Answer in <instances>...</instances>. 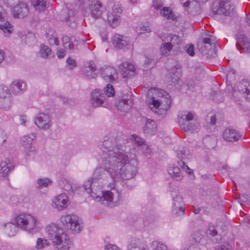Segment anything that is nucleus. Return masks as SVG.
I'll use <instances>...</instances> for the list:
<instances>
[{
  "mask_svg": "<svg viewBox=\"0 0 250 250\" xmlns=\"http://www.w3.org/2000/svg\"><path fill=\"white\" fill-rule=\"evenodd\" d=\"M128 250H148L146 246H141L140 240L136 238H132L129 241L128 246Z\"/></svg>",
  "mask_w": 250,
  "mask_h": 250,
  "instance_id": "35",
  "label": "nucleus"
},
{
  "mask_svg": "<svg viewBox=\"0 0 250 250\" xmlns=\"http://www.w3.org/2000/svg\"><path fill=\"white\" fill-rule=\"evenodd\" d=\"M50 245V243L46 239L39 238L37 240L35 247L36 249L39 250L43 249Z\"/></svg>",
  "mask_w": 250,
  "mask_h": 250,
  "instance_id": "43",
  "label": "nucleus"
},
{
  "mask_svg": "<svg viewBox=\"0 0 250 250\" xmlns=\"http://www.w3.org/2000/svg\"><path fill=\"white\" fill-rule=\"evenodd\" d=\"M13 163L9 159H5L0 163V179H5L14 169Z\"/></svg>",
  "mask_w": 250,
  "mask_h": 250,
  "instance_id": "18",
  "label": "nucleus"
},
{
  "mask_svg": "<svg viewBox=\"0 0 250 250\" xmlns=\"http://www.w3.org/2000/svg\"><path fill=\"white\" fill-rule=\"evenodd\" d=\"M14 221L18 227L29 232L33 231L37 222L35 217L30 214L24 213L17 215Z\"/></svg>",
  "mask_w": 250,
  "mask_h": 250,
  "instance_id": "6",
  "label": "nucleus"
},
{
  "mask_svg": "<svg viewBox=\"0 0 250 250\" xmlns=\"http://www.w3.org/2000/svg\"><path fill=\"white\" fill-rule=\"evenodd\" d=\"M210 234L212 236H215L217 234V231L215 229H213L212 231H210Z\"/></svg>",
  "mask_w": 250,
  "mask_h": 250,
  "instance_id": "63",
  "label": "nucleus"
},
{
  "mask_svg": "<svg viewBox=\"0 0 250 250\" xmlns=\"http://www.w3.org/2000/svg\"><path fill=\"white\" fill-rule=\"evenodd\" d=\"M7 140L6 133L3 130L0 129V146L2 145Z\"/></svg>",
  "mask_w": 250,
  "mask_h": 250,
  "instance_id": "51",
  "label": "nucleus"
},
{
  "mask_svg": "<svg viewBox=\"0 0 250 250\" xmlns=\"http://www.w3.org/2000/svg\"><path fill=\"white\" fill-rule=\"evenodd\" d=\"M105 97L101 94V91L96 89L91 93V102L93 106L98 107L104 104Z\"/></svg>",
  "mask_w": 250,
  "mask_h": 250,
  "instance_id": "27",
  "label": "nucleus"
},
{
  "mask_svg": "<svg viewBox=\"0 0 250 250\" xmlns=\"http://www.w3.org/2000/svg\"><path fill=\"white\" fill-rule=\"evenodd\" d=\"M46 231L56 250H69L71 241L62 229L55 224H51L46 227Z\"/></svg>",
  "mask_w": 250,
  "mask_h": 250,
  "instance_id": "4",
  "label": "nucleus"
},
{
  "mask_svg": "<svg viewBox=\"0 0 250 250\" xmlns=\"http://www.w3.org/2000/svg\"><path fill=\"white\" fill-rule=\"evenodd\" d=\"M124 78H127L133 75L135 73V67L131 63L127 62H124L119 66Z\"/></svg>",
  "mask_w": 250,
  "mask_h": 250,
  "instance_id": "24",
  "label": "nucleus"
},
{
  "mask_svg": "<svg viewBox=\"0 0 250 250\" xmlns=\"http://www.w3.org/2000/svg\"><path fill=\"white\" fill-rule=\"evenodd\" d=\"M132 138L135 144L140 147L143 152H146L148 148V146L146 143L145 140L136 135H133Z\"/></svg>",
  "mask_w": 250,
  "mask_h": 250,
  "instance_id": "37",
  "label": "nucleus"
},
{
  "mask_svg": "<svg viewBox=\"0 0 250 250\" xmlns=\"http://www.w3.org/2000/svg\"><path fill=\"white\" fill-rule=\"evenodd\" d=\"M168 173L171 177L177 181H181L183 178V175L180 168L177 166H170L168 169Z\"/></svg>",
  "mask_w": 250,
  "mask_h": 250,
  "instance_id": "36",
  "label": "nucleus"
},
{
  "mask_svg": "<svg viewBox=\"0 0 250 250\" xmlns=\"http://www.w3.org/2000/svg\"><path fill=\"white\" fill-rule=\"evenodd\" d=\"M108 6L111 9L108 11L107 22L111 27L114 28L119 25L121 21L122 7L120 4H116L112 1L108 3Z\"/></svg>",
  "mask_w": 250,
  "mask_h": 250,
  "instance_id": "8",
  "label": "nucleus"
},
{
  "mask_svg": "<svg viewBox=\"0 0 250 250\" xmlns=\"http://www.w3.org/2000/svg\"><path fill=\"white\" fill-rule=\"evenodd\" d=\"M242 97L250 100V83L245 80L237 84L231 95V98L235 102H239Z\"/></svg>",
  "mask_w": 250,
  "mask_h": 250,
  "instance_id": "9",
  "label": "nucleus"
},
{
  "mask_svg": "<svg viewBox=\"0 0 250 250\" xmlns=\"http://www.w3.org/2000/svg\"><path fill=\"white\" fill-rule=\"evenodd\" d=\"M140 31L138 33L140 35L143 34L145 33H149L150 32V29L148 26H143L140 27Z\"/></svg>",
  "mask_w": 250,
  "mask_h": 250,
  "instance_id": "52",
  "label": "nucleus"
},
{
  "mask_svg": "<svg viewBox=\"0 0 250 250\" xmlns=\"http://www.w3.org/2000/svg\"><path fill=\"white\" fill-rule=\"evenodd\" d=\"M186 8H187L188 12L191 15H197L200 13V5L197 1H191Z\"/></svg>",
  "mask_w": 250,
  "mask_h": 250,
  "instance_id": "33",
  "label": "nucleus"
},
{
  "mask_svg": "<svg viewBox=\"0 0 250 250\" xmlns=\"http://www.w3.org/2000/svg\"><path fill=\"white\" fill-rule=\"evenodd\" d=\"M153 250H167V246L159 241H155L152 242Z\"/></svg>",
  "mask_w": 250,
  "mask_h": 250,
  "instance_id": "47",
  "label": "nucleus"
},
{
  "mask_svg": "<svg viewBox=\"0 0 250 250\" xmlns=\"http://www.w3.org/2000/svg\"><path fill=\"white\" fill-rule=\"evenodd\" d=\"M62 42L64 48L73 50L77 44L78 41L73 37L70 38L67 36L62 37Z\"/></svg>",
  "mask_w": 250,
  "mask_h": 250,
  "instance_id": "34",
  "label": "nucleus"
},
{
  "mask_svg": "<svg viewBox=\"0 0 250 250\" xmlns=\"http://www.w3.org/2000/svg\"><path fill=\"white\" fill-rule=\"evenodd\" d=\"M102 77L107 81L113 82L117 76L116 70L112 67H107L105 68L101 73Z\"/></svg>",
  "mask_w": 250,
  "mask_h": 250,
  "instance_id": "29",
  "label": "nucleus"
},
{
  "mask_svg": "<svg viewBox=\"0 0 250 250\" xmlns=\"http://www.w3.org/2000/svg\"><path fill=\"white\" fill-rule=\"evenodd\" d=\"M11 92L14 94H20L26 90V84L21 80L14 81L10 85Z\"/></svg>",
  "mask_w": 250,
  "mask_h": 250,
  "instance_id": "26",
  "label": "nucleus"
},
{
  "mask_svg": "<svg viewBox=\"0 0 250 250\" xmlns=\"http://www.w3.org/2000/svg\"><path fill=\"white\" fill-rule=\"evenodd\" d=\"M180 77V70L174 67L167 74L166 78V83L168 85H173L178 89L182 83Z\"/></svg>",
  "mask_w": 250,
  "mask_h": 250,
  "instance_id": "14",
  "label": "nucleus"
},
{
  "mask_svg": "<svg viewBox=\"0 0 250 250\" xmlns=\"http://www.w3.org/2000/svg\"><path fill=\"white\" fill-rule=\"evenodd\" d=\"M5 57V55L4 51L0 50V64L3 61Z\"/></svg>",
  "mask_w": 250,
  "mask_h": 250,
  "instance_id": "58",
  "label": "nucleus"
},
{
  "mask_svg": "<svg viewBox=\"0 0 250 250\" xmlns=\"http://www.w3.org/2000/svg\"><path fill=\"white\" fill-rule=\"evenodd\" d=\"M61 222L74 233H79L83 228L79 217L74 214H66L61 218Z\"/></svg>",
  "mask_w": 250,
  "mask_h": 250,
  "instance_id": "7",
  "label": "nucleus"
},
{
  "mask_svg": "<svg viewBox=\"0 0 250 250\" xmlns=\"http://www.w3.org/2000/svg\"><path fill=\"white\" fill-rule=\"evenodd\" d=\"M57 56L60 59L63 58L64 56V51L62 49L58 50L57 51Z\"/></svg>",
  "mask_w": 250,
  "mask_h": 250,
  "instance_id": "56",
  "label": "nucleus"
},
{
  "mask_svg": "<svg viewBox=\"0 0 250 250\" xmlns=\"http://www.w3.org/2000/svg\"><path fill=\"white\" fill-rule=\"evenodd\" d=\"M113 44L118 49H123L130 44L129 40L125 37L115 35L113 39Z\"/></svg>",
  "mask_w": 250,
  "mask_h": 250,
  "instance_id": "30",
  "label": "nucleus"
},
{
  "mask_svg": "<svg viewBox=\"0 0 250 250\" xmlns=\"http://www.w3.org/2000/svg\"><path fill=\"white\" fill-rule=\"evenodd\" d=\"M36 137L35 133H31L22 138V145L24 148V151L27 157L33 156L35 154V149L32 146V144Z\"/></svg>",
  "mask_w": 250,
  "mask_h": 250,
  "instance_id": "16",
  "label": "nucleus"
},
{
  "mask_svg": "<svg viewBox=\"0 0 250 250\" xmlns=\"http://www.w3.org/2000/svg\"><path fill=\"white\" fill-rule=\"evenodd\" d=\"M66 62L71 69H72L76 66V62L75 61L70 57L67 59Z\"/></svg>",
  "mask_w": 250,
  "mask_h": 250,
  "instance_id": "53",
  "label": "nucleus"
},
{
  "mask_svg": "<svg viewBox=\"0 0 250 250\" xmlns=\"http://www.w3.org/2000/svg\"><path fill=\"white\" fill-rule=\"evenodd\" d=\"M162 16L167 19H173L174 16L172 10L167 7H164L160 12Z\"/></svg>",
  "mask_w": 250,
  "mask_h": 250,
  "instance_id": "46",
  "label": "nucleus"
},
{
  "mask_svg": "<svg viewBox=\"0 0 250 250\" xmlns=\"http://www.w3.org/2000/svg\"><path fill=\"white\" fill-rule=\"evenodd\" d=\"M186 52L190 56H193L194 55V48L192 44L187 45L185 46Z\"/></svg>",
  "mask_w": 250,
  "mask_h": 250,
  "instance_id": "50",
  "label": "nucleus"
},
{
  "mask_svg": "<svg viewBox=\"0 0 250 250\" xmlns=\"http://www.w3.org/2000/svg\"><path fill=\"white\" fill-rule=\"evenodd\" d=\"M27 121V117L25 115H21L20 117V121L21 124L22 125H25Z\"/></svg>",
  "mask_w": 250,
  "mask_h": 250,
  "instance_id": "57",
  "label": "nucleus"
},
{
  "mask_svg": "<svg viewBox=\"0 0 250 250\" xmlns=\"http://www.w3.org/2000/svg\"><path fill=\"white\" fill-rule=\"evenodd\" d=\"M177 157L180 160V161L178 162V163L182 168L186 170L188 174L192 173V170L186 165V163L191 157L188 151L187 152L186 150H181L178 152Z\"/></svg>",
  "mask_w": 250,
  "mask_h": 250,
  "instance_id": "20",
  "label": "nucleus"
},
{
  "mask_svg": "<svg viewBox=\"0 0 250 250\" xmlns=\"http://www.w3.org/2000/svg\"><path fill=\"white\" fill-rule=\"evenodd\" d=\"M40 54L43 58H51L53 57L51 49L44 44H41Z\"/></svg>",
  "mask_w": 250,
  "mask_h": 250,
  "instance_id": "40",
  "label": "nucleus"
},
{
  "mask_svg": "<svg viewBox=\"0 0 250 250\" xmlns=\"http://www.w3.org/2000/svg\"><path fill=\"white\" fill-rule=\"evenodd\" d=\"M11 104V95L8 88L0 86V108L4 110L10 109Z\"/></svg>",
  "mask_w": 250,
  "mask_h": 250,
  "instance_id": "15",
  "label": "nucleus"
},
{
  "mask_svg": "<svg viewBox=\"0 0 250 250\" xmlns=\"http://www.w3.org/2000/svg\"><path fill=\"white\" fill-rule=\"evenodd\" d=\"M10 11L13 17L16 19H23L29 13L28 5L22 1H19L16 5L11 7Z\"/></svg>",
  "mask_w": 250,
  "mask_h": 250,
  "instance_id": "12",
  "label": "nucleus"
},
{
  "mask_svg": "<svg viewBox=\"0 0 250 250\" xmlns=\"http://www.w3.org/2000/svg\"><path fill=\"white\" fill-rule=\"evenodd\" d=\"M152 61V59L146 58L145 63L146 65H148Z\"/></svg>",
  "mask_w": 250,
  "mask_h": 250,
  "instance_id": "61",
  "label": "nucleus"
},
{
  "mask_svg": "<svg viewBox=\"0 0 250 250\" xmlns=\"http://www.w3.org/2000/svg\"><path fill=\"white\" fill-rule=\"evenodd\" d=\"M167 41L172 45L173 51L176 53L181 52L185 46V43L182 38L176 35H168Z\"/></svg>",
  "mask_w": 250,
  "mask_h": 250,
  "instance_id": "17",
  "label": "nucleus"
},
{
  "mask_svg": "<svg viewBox=\"0 0 250 250\" xmlns=\"http://www.w3.org/2000/svg\"><path fill=\"white\" fill-rule=\"evenodd\" d=\"M146 95L151 109L159 116H165L171 105L170 96L166 91L156 88L150 89Z\"/></svg>",
  "mask_w": 250,
  "mask_h": 250,
  "instance_id": "3",
  "label": "nucleus"
},
{
  "mask_svg": "<svg viewBox=\"0 0 250 250\" xmlns=\"http://www.w3.org/2000/svg\"><path fill=\"white\" fill-rule=\"evenodd\" d=\"M246 22L249 25H250V13L247 16Z\"/></svg>",
  "mask_w": 250,
  "mask_h": 250,
  "instance_id": "62",
  "label": "nucleus"
},
{
  "mask_svg": "<svg viewBox=\"0 0 250 250\" xmlns=\"http://www.w3.org/2000/svg\"><path fill=\"white\" fill-rule=\"evenodd\" d=\"M156 125L153 120L147 119L143 128L144 132L147 135H153L156 131Z\"/></svg>",
  "mask_w": 250,
  "mask_h": 250,
  "instance_id": "31",
  "label": "nucleus"
},
{
  "mask_svg": "<svg viewBox=\"0 0 250 250\" xmlns=\"http://www.w3.org/2000/svg\"><path fill=\"white\" fill-rule=\"evenodd\" d=\"M113 181L104 179H95L94 173L91 178L83 184L85 191L95 200L100 202L104 206L113 207L118 205L122 196L114 188Z\"/></svg>",
  "mask_w": 250,
  "mask_h": 250,
  "instance_id": "2",
  "label": "nucleus"
},
{
  "mask_svg": "<svg viewBox=\"0 0 250 250\" xmlns=\"http://www.w3.org/2000/svg\"><path fill=\"white\" fill-rule=\"evenodd\" d=\"M53 206L59 210H62L67 207V197L65 194H61L56 197L53 200Z\"/></svg>",
  "mask_w": 250,
  "mask_h": 250,
  "instance_id": "25",
  "label": "nucleus"
},
{
  "mask_svg": "<svg viewBox=\"0 0 250 250\" xmlns=\"http://www.w3.org/2000/svg\"><path fill=\"white\" fill-rule=\"evenodd\" d=\"M222 135L226 141L230 142L237 141L241 138L240 134L236 130L231 128L225 129Z\"/></svg>",
  "mask_w": 250,
  "mask_h": 250,
  "instance_id": "22",
  "label": "nucleus"
},
{
  "mask_svg": "<svg viewBox=\"0 0 250 250\" xmlns=\"http://www.w3.org/2000/svg\"><path fill=\"white\" fill-rule=\"evenodd\" d=\"M35 124L39 128L44 130L49 129L51 125L50 117L44 113H40L37 115L35 119Z\"/></svg>",
  "mask_w": 250,
  "mask_h": 250,
  "instance_id": "19",
  "label": "nucleus"
},
{
  "mask_svg": "<svg viewBox=\"0 0 250 250\" xmlns=\"http://www.w3.org/2000/svg\"><path fill=\"white\" fill-rule=\"evenodd\" d=\"M31 3L36 10L44 11L48 4L47 0H31Z\"/></svg>",
  "mask_w": 250,
  "mask_h": 250,
  "instance_id": "38",
  "label": "nucleus"
},
{
  "mask_svg": "<svg viewBox=\"0 0 250 250\" xmlns=\"http://www.w3.org/2000/svg\"><path fill=\"white\" fill-rule=\"evenodd\" d=\"M85 77L88 79H95L96 78L98 72L96 69V66L94 62L92 61H90L88 63V69L85 71Z\"/></svg>",
  "mask_w": 250,
  "mask_h": 250,
  "instance_id": "32",
  "label": "nucleus"
},
{
  "mask_svg": "<svg viewBox=\"0 0 250 250\" xmlns=\"http://www.w3.org/2000/svg\"><path fill=\"white\" fill-rule=\"evenodd\" d=\"M0 228L3 230L4 233L9 237L15 236L18 230L17 225L8 222L7 223L2 222L0 224Z\"/></svg>",
  "mask_w": 250,
  "mask_h": 250,
  "instance_id": "23",
  "label": "nucleus"
},
{
  "mask_svg": "<svg viewBox=\"0 0 250 250\" xmlns=\"http://www.w3.org/2000/svg\"><path fill=\"white\" fill-rule=\"evenodd\" d=\"M102 8V4L98 0H88L87 7L84 8V11L85 14L95 21L101 17L103 13Z\"/></svg>",
  "mask_w": 250,
  "mask_h": 250,
  "instance_id": "11",
  "label": "nucleus"
},
{
  "mask_svg": "<svg viewBox=\"0 0 250 250\" xmlns=\"http://www.w3.org/2000/svg\"><path fill=\"white\" fill-rule=\"evenodd\" d=\"M0 29L5 36H8L13 32V26L9 21H7L6 14L0 12Z\"/></svg>",
  "mask_w": 250,
  "mask_h": 250,
  "instance_id": "21",
  "label": "nucleus"
},
{
  "mask_svg": "<svg viewBox=\"0 0 250 250\" xmlns=\"http://www.w3.org/2000/svg\"><path fill=\"white\" fill-rule=\"evenodd\" d=\"M46 38L48 39L49 43L50 45H58L59 43V41L56 36L55 31L50 29L46 33Z\"/></svg>",
  "mask_w": 250,
  "mask_h": 250,
  "instance_id": "39",
  "label": "nucleus"
},
{
  "mask_svg": "<svg viewBox=\"0 0 250 250\" xmlns=\"http://www.w3.org/2000/svg\"><path fill=\"white\" fill-rule=\"evenodd\" d=\"M99 146L102 162L101 167L94 172L95 179L115 182L120 178L128 180L135 176L138 162L134 155L128 156L126 147L119 144L116 138L105 137Z\"/></svg>",
  "mask_w": 250,
  "mask_h": 250,
  "instance_id": "1",
  "label": "nucleus"
},
{
  "mask_svg": "<svg viewBox=\"0 0 250 250\" xmlns=\"http://www.w3.org/2000/svg\"><path fill=\"white\" fill-rule=\"evenodd\" d=\"M173 49L172 45L169 42L163 43L160 48V52L162 55L167 56L169 55V52Z\"/></svg>",
  "mask_w": 250,
  "mask_h": 250,
  "instance_id": "42",
  "label": "nucleus"
},
{
  "mask_svg": "<svg viewBox=\"0 0 250 250\" xmlns=\"http://www.w3.org/2000/svg\"><path fill=\"white\" fill-rule=\"evenodd\" d=\"M216 122V118L215 116H212L210 117V124L212 125H214Z\"/></svg>",
  "mask_w": 250,
  "mask_h": 250,
  "instance_id": "60",
  "label": "nucleus"
},
{
  "mask_svg": "<svg viewBox=\"0 0 250 250\" xmlns=\"http://www.w3.org/2000/svg\"><path fill=\"white\" fill-rule=\"evenodd\" d=\"M216 42V38L212 35H207L202 39L201 42H199L198 47L204 55L214 57L212 54V47H215Z\"/></svg>",
  "mask_w": 250,
  "mask_h": 250,
  "instance_id": "10",
  "label": "nucleus"
},
{
  "mask_svg": "<svg viewBox=\"0 0 250 250\" xmlns=\"http://www.w3.org/2000/svg\"><path fill=\"white\" fill-rule=\"evenodd\" d=\"M172 211L177 216L183 215L185 213V208L182 197L177 193H172Z\"/></svg>",
  "mask_w": 250,
  "mask_h": 250,
  "instance_id": "13",
  "label": "nucleus"
},
{
  "mask_svg": "<svg viewBox=\"0 0 250 250\" xmlns=\"http://www.w3.org/2000/svg\"><path fill=\"white\" fill-rule=\"evenodd\" d=\"M59 184L65 190L74 193L72 185L67 179H64L62 180L60 182Z\"/></svg>",
  "mask_w": 250,
  "mask_h": 250,
  "instance_id": "45",
  "label": "nucleus"
},
{
  "mask_svg": "<svg viewBox=\"0 0 250 250\" xmlns=\"http://www.w3.org/2000/svg\"><path fill=\"white\" fill-rule=\"evenodd\" d=\"M218 250H232V249L229 245H225L220 247Z\"/></svg>",
  "mask_w": 250,
  "mask_h": 250,
  "instance_id": "55",
  "label": "nucleus"
},
{
  "mask_svg": "<svg viewBox=\"0 0 250 250\" xmlns=\"http://www.w3.org/2000/svg\"><path fill=\"white\" fill-rule=\"evenodd\" d=\"M201 235L199 232L193 234L191 236V245H194L195 243H199L201 240Z\"/></svg>",
  "mask_w": 250,
  "mask_h": 250,
  "instance_id": "49",
  "label": "nucleus"
},
{
  "mask_svg": "<svg viewBox=\"0 0 250 250\" xmlns=\"http://www.w3.org/2000/svg\"><path fill=\"white\" fill-rule=\"evenodd\" d=\"M104 93L108 97H113L115 94V91L113 85L107 84L104 88Z\"/></svg>",
  "mask_w": 250,
  "mask_h": 250,
  "instance_id": "48",
  "label": "nucleus"
},
{
  "mask_svg": "<svg viewBox=\"0 0 250 250\" xmlns=\"http://www.w3.org/2000/svg\"><path fill=\"white\" fill-rule=\"evenodd\" d=\"M238 50L243 51L245 53H250V42L247 40H243L240 43L236 44Z\"/></svg>",
  "mask_w": 250,
  "mask_h": 250,
  "instance_id": "41",
  "label": "nucleus"
},
{
  "mask_svg": "<svg viewBox=\"0 0 250 250\" xmlns=\"http://www.w3.org/2000/svg\"><path fill=\"white\" fill-rule=\"evenodd\" d=\"M52 181L47 178H39L37 180V187L38 188H41L47 187L49 185L51 184Z\"/></svg>",
  "mask_w": 250,
  "mask_h": 250,
  "instance_id": "44",
  "label": "nucleus"
},
{
  "mask_svg": "<svg viewBox=\"0 0 250 250\" xmlns=\"http://www.w3.org/2000/svg\"><path fill=\"white\" fill-rule=\"evenodd\" d=\"M133 99L131 97L127 99H122L115 103V106L118 110L126 112L133 104Z\"/></svg>",
  "mask_w": 250,
  "mask_h": 250,
  "instance_id": "28",
  "label": "nucleus"
},
{
  "mask_svg": "<svg viewBox=\"0 0 250 250\" xmlns=\"http://www.w3.org/2000/svg\"><path fill=\"white\" fill-rule=\"evenodd\" d=\"M104 250H121L117 246L109 244L105 246Z\"/></svg>",
  "mask_w": 250,
  "mask_h": 250,
  "instance_id": "54",
  "label": "nucleus"
},
{
  "mask_svg": "<svg viewBox=\"0 0 250 250\" xmlns=\"http://www.w3.org/2000/svg\"><path fill=\"white\" fill-rule=\"evenodd\" d=\"M180 1L181 4H182L184 7H186L187 6V4L191 1L190 0H180Z\"/></svg>",
  "mask_w": 250,
  "mask_h": 250,
  "instance_id": "59",
  "label": "nucleus"
},
{
  "mask_svg": "<svg viewBox=\"0 0 250 250\" xmlns=\"http://www.w3.org/2000/svg\"><path fill=\"white\" fill-rule=\"evenodd\" d=\"M201 211V209L200 208H195L194 210V213L195 214H198L200 213Z\"/></svg>",
  "mask_w": 250,
  "mask_h": 250,
  "instance_id": "64",
  "label": "nucleus"
},
{
  "mask_svg": "<svg viewBox=\"0 0 250 250\" xmlns=\"http://www.w3.org/2000/svg\"><path fill=\"white\" fill-rule=\"evenodd\" d=\"M177 120L180 127L185 132L196 133L200 129L199 121L193 112L181 111L178 114Z\"/></svg>",
  "mask_w": 250,
  "mask_h": 250,
  "instance_id": "5",
  "label": "nucleus"
}]
</instances>
